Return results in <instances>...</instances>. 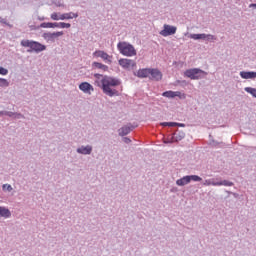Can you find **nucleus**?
Segmentation results:
<instances>
[{
    "label": "nucleus",
    "instance_id": "nucleus-1",
    "mask_svg": "<svg viewBox=\"0 0 256 256\" xmlns=\"http://www.w3.org/2000/svg\"><path fill=\"white\" fill-rule=\"evenodd\" d=\"M94 77L96 79H101V89L105 95H108V97H119V91L117 89H114L113 87H119L121 85V81L119 79L110 77V76H103L99 73L94 74Z\"/></svg>",
    "mask_w": 256,
    "mask_h": 256
},
{
    "label": "nucleus",
    "instance_id": "nucleus-2",
    "mask_svg": "<svg viewBox=\"0 0 256 256\" xmlns=\"http://www.w3.org/2000/svg\"><path fill=\"white\" fill-rule=\"evenodd\" d=\"M21 47H29L30 49L27 50V53H41L47 49V46L37 42L35 40H21L20 42Z\"/></svg>",
    "mask_w": 256,
    "mask_h": 256
},
{
    "label": "nucleus",
    "instance_id": "nucleus-3",
    "mask_svg": "<svg viewBox=\"0 0 256 256\" xmlns=\"http://www.w3.org/2000/svg\"><path fill=\"white\" fill-rule=\"evenodd\" d=\"M117 48L120 51V53L122 55H125L126 57H133V55H137L135 47H133V45L127 42H119L117 44Z\"/></svg>",
    "mask_w": 256,
    "mask_h": 256
},
{
    "label": "nucleus",
    "instance_id": "nucleus-4",
    "mask_svg": "<svg viewBox=\"0 0 256 256\" xmlns=\"http://www.w3.org/2000/svg\"><path fill=\"white\" fill-rule=\"evenodd\" d=\"M185 77H188V79L192 80H199L204 79V77L207 75V72L199 69V68H192L188 69L184 72Z\"/></svg>",
    "mask_w": 256,
    "mask_h": 256
},
{
    "label": "nucleus",
    "instance_id": "nucleus-5",
    "mask_svg": "<svg viewBox=\"0 0 256 256\" xmlns=\"http://www.w3.org/2000/svg\"><path fill=\"white\" fill-rule=\"evenodd\" d=\"M191 181L199 182V181H203V178H201L198 175H187L178 179L176 181V185H178V187H185V185H189Z\"/></svg>",
    "mask_w": 256,
    "mask_h": 256
},
{
    "label": "nucleus",
    "instance_id": "nucleus-6",
    "mask_svg": "<svg viewBox=\"0 0 256 256\" xmlns=\"http://www.w3.org/2000/svg\"><path fill=\"white\" fill-rule=\"evenodd\" d=\"M65 33L63 31L60 32H46L42 34V37L47 43H55L56 39H59V37H63Z\"/></svg>",
    "mask_w": 256,
    "mask_h": 256
},
{
    "label": "nucleus",
    "instance_id": "nucleus-7",
    "mask_svg": "<svg viewBox=\"0 0 256 256\" xmlns=\"http://www.w3.org/2000/svg\"><path fill=\"white\" fill-rule=\"evenodd\" d=\"M176 33L177 27L169 24H164L163 30L160 31V35H162V37H169L171 35H175Z\"/></svg>",
    "mask_w": 256,
    "mask_h": 256
},
{
    "label": "nucleus",
    "instance_id": "nucleus-8",
    "mask_svg": "<svg viewBox=\"0 0 256 256\" xmlns=\"http://www.w3.org/2000/svg\"><path fill=\"white\" fill-rule=\"evenodd\" d=\"M135 127L133 124L129 123L125 126H122L120 129H118V135L119 137H125L126 135H129V133H131V131H133V129H135Z\"/></svg>",
    "mask_w": 256,
    "mask_h": 256
},
{
    "label": "nucleus",
    "instance_id": "nucleus-9",
    "mask_svg": "<svg viewBox=\"0 0 256 256\" xmlns=\"http://www.w3.org/2000/svg\"><path fill=\"white\" fill-rule=\"evenodd\" d=\"M149 75L152 81H161V79H163V73H161L159 69L150 68Z\"/></svg>",
    "mask_w": 256,
    "mask_h": 256
},
{
    "label": "nucleus",
    "instance_id": "nucleus-10",
    "mask_svg": "<svg viewBox=\"0 0 256 256\" xmlns=\"http://www.w3.org/2000/svg\"><path fill=\"white\" fill-rule=\"evenodd\" d=\"M118 63L123 69H131V67H135L136 65L135 61L131 59H120Z\"/></svg>",
    "mask_w": 256,
    "mask_h": 256
},
{
    "label": "nucleus",
    "instance_id": "nucleus-11",
    "mask_svg": "<svg viewBox=\"0 0 256 256\" xmlns=\"http://www.w3.org/2000/svg\"><path fill=\"white\" fill-rule=\"evenodd\" d=\"M76 152L79 153V155H91V153H93V146H81L77 148Z\"/></svg>",
    "mask_w": 256,
    "mask_h": 256
},
{
    "label": "nucleus",
    "instance_id": "nucleus-12",
    "mask_svg": "<svg viewBox=\"0 0 256 256\" xmlns=\"http://www.w3.org/2000/svg\"><path fill=\"white\" fill-rule=\"evenodd\" d=\"M94 57H101L104 61H107L108 63H111V56L107 54V52L102 51V50H97L93 53Z\"/></svg>",
    "mask_w": 256,
    "mask_h": 256
},
{
    "label": "nucleus",
    "instance_id": "nucleus-13",
    "mask_svg": "<svg viewBox=\"0 0 256 256\" xmlns=\"http://www.w3.org/2000/svg\"><path fill=\"white\" fill-rule=\"evenodd\" d=\"M172 139L175 143H179V141H182V139H185V132L177 129L176 132L172 134Z\"/></svg>",
    "mask_w": 256,
    "mask_h": 256
},
{
    "label": "nucleus",
    "instance_id": "nucleus-14",
    "mask_svg": "<svg viewBox=\"0 0 256 256\" xmlns=\"http://www.w3.org/2000/svg\"><path fill=\"white\" fill-rule=\"evenodd\" d=\"M240 77L242 79H256V72L253 71H241Z\"/></svg>",
    "mask_w": 256,
    "mask_h": 256
},
{
    "label": "nucleus",
    "instance_id": "nucleus-15",
    "mask_svg": "<svg viewBox=\"0 0 256 256\" xmlns=\"http://www.w3.org/2000/svg\"><path fill=\"white\" fill-rule=\"evenodd\" d=\"M80 91H83V93H89V91H93V86L89 82H82L79 85Z\"/></svg>",
    "mask_w": 256,
    "mask_h": 256
},
{
    "label": "nucleus",
    "instance_id": "nucleus-16",
    "mask_svg": "<svg viewBox=\"0 0 256 256\" xmlns=\"http://www.w3.org/2000/svg\"><path fill=\"white\" fill-rule=\"evenodd\" d=\"M77 17H79L78 13H64L60 14V21H65V19H77Z\"/></svg>",
    "mask_w": 256,
    "mask_h": 256
},
{
    "label": "nucleus",
    "instance_id": "nucleus-17",
    "mask_svg": "<svg viewBox=\"0 0 256 256\" xmlns=\"http://www.w3.org/2000/svg\"><path fill=\"white\" fill-rule=\"evenodd\" d=\"M151 68H144L140 69L137 72V77H140L141 79H145L150 75Z\"/></svg>",
    "mask_w": 256,
    "mask_h": 256
},
{
    "label": "nucleus",
    "instance_id": "nucleus-18",
    "mask_svg": "<svg viewBox=\"0 0 256 256\" xmlns=\"http://www.w3.org/2000/svg\"><path fill=\"white\" fill-rule=\"evenodd\" d=\"M0 217L4 219H9L11 217V210L6 207L0 206Z\"/></svg>",
    "mask_w": 256,
    "mask_h": 256
},
{
    "label": "nucleus",
    "instance_id": "nucleus-19",
    "mask_svg": "<svg viewBox=\"0 0 256 256\" xmlns=\"http://www.w3.org/2000/svg\"><path fill=\"white\" fill-rule=\"evenodd\" d=\"M92 67H93V69H100L101 71H109V66L104 65L99 62L92 63Z\"/></svg>",
    "mask_w": 256,
    "mask_h": 256
},
{
    "label": "nucleus",
    "instance_id": "nucleus-20",
    "mask_svg": "<svg viewBox=\"0 0 256 256\" xmlns=\"http://www.w3.org/2000/svg\"><path fill=\"white\" fill-rule=\"evenodd\" d=\"M162 127H185L184 123H177V122H162Z\"/></svg>",
    "mask_w": 256,
    "mask_h": 256
},
{
    "label": "nucleus",
    "instance_id": "nucleus-21",
    "mask_svg": "<svg viewBox=\"0 0 256 256\" xmlns=\"http://www.w3.org/2000/svg\"><path fill=\"white\" fill-rule=\"evenodd\" d=\"M71 23H65V22H54V29L60 28V29H70Z\"/></svg>",
    "mask_w": 256,
    "mask_h": 256
},
{
    "label": "nucleus",
    "instance_id": "nucleus-22",
    "mask_svg": "<svg viewBox=\"0 0 256 256\" xmlns=\"http://www.w3.org/2000/svg\"><path fill=\"white\" fill-rule=\"evenodd\" d=\"M42 29H55V22H44L40 24Z\"/></svg>",
    "mask_w": 256,
    "mask_h": 256
},
{
    "label": "nucleus",
    "instance_id": "nucleus-23",
    "mask_svg": "<svg viewBox=\"0 0 256 256\" xmlns=\"http://www.w3.org/2000/svg\"><path fill=\"white\" fill-rule=\"evenodd\" d=\"M189 38L194 40L207 39V34H190Z\"/></svg>",
    "mask_w": 256,
    "mask_h": 256
},
{
    "label": "nucleus",
    "instance_id": "nucleus-24",
    "mask_svg": "<svg viewBox=\"0 0 256 256\" xmlns=\"http://www.w3.org/2000/svg\"><path fill=\"white\" fill-rule=\"evenodd\" d=\"M163 97H167L168 99H175V92L174 91H165L162 93Z\"/></svg>",
    "mask_w": 256,
    "mask_h": 256
},
{
    "label": "nucleus",
    "instance_id": "nucleus-25",
    "mask_svg": "<svg viewBox=\"0 0 256 256\" xmlns=\"http://www.w3.org/2000/svg\"><path fill=\"white\" fill-rule=\"evenodd\" d=\"M244 91H246V93H249L250 95H252V97L256 99V88L245 87Z\"/></svg>",
    "mask_w": 256,
    "mask_h": 256
},
{
    "label": "nucleus",
    "instance_id": "nucleus-26",
    "mask_svg": "<svg viewBox=\"0 0 256 256\" xmlns=\"http://www.w3.org/2000/svg\"><path fill=\"white\" fill-rule=\"evenodd\" d=\"M51 19L53 21H60L61 20V13L54 12L51 14Z\"/></svg>",
    "mask_w": 256,
    "mask_h": 256
},
{
    "label": "nucleus",
    "instance_id": "nucleus-27",
    "mask_svg": "<svg viewBox=\"0 0 256 256\" xmlns=\"http://www.w3.org/2000/svg\"><path fill=\"white\" fill-rule=\"evenodd\" d=\"M2 189L3 191H8V193H11V191H13V186H11V184H3Z\"/></svg>",
    "mask_w": 256,
    "mask_h": 256
},
{
    "label": "nucleus",
    "instance_id": "nucleus-28",
    "mask_svg": "<svg viewBox=\"0 0 256 256\" xmlns=\"http://www.w3.org/2000/svg\"><path fill=\"white\" fill-rule=\"evenodd\" d=\"M0 87H9V81L5 78H0Z\"/></svg>",
    "mask_w": 256,
    "mask_h": 256
},
{
    "label": "nucleus",
    "instance_id": "nucleus-29",
    "mask_svg": "<svg viewBox=\"0 0 256 256\" xmlns=\"http://www.w3.org/2000/svg\"><path fill=\"white\" fill-rule=\"evenodd\" d=\"M0 23H2L3 25H7L8 27H10V29L13 28V25L9 24L7 22V19H5V18H3L1 16H0Z\"/></svg>",
    "mask_w": 256,
    "mask_h": 256
},
{
    "label": "nucleus",
    "instance_id": "nucleus-30",
    "mask_svg": "<svg viewBox=\"0 0 256 256\" xmlns=\"http://www.w3.org/2000/svg\"><path fill=\"white\" fill-rule=\"evenodd\" d=\"M222 185H224L225 187H233L234 183L229 180H223Z\"/></svg>",
    "mask_w": 256,
    "mask_h": 256
},
{
    "label": "nucleus",
    "instance_id": "nucleus-31",
    "mask_svg": "<svg viewBox=\"0 0 256 256\" xmlns=\"http://www.w3.org/2000/svg\"><path fill=\"white\" fill-rule=\"evenodd\" d=\"M206 39L208 41H217V37H215L214 35H211V34H206Z\"/></svg>",
    "mask_w": 256,
    "mask_h": 256
},
{
    "label": "nucleus",
    "instance_id": "nucleus-32",
    "mask_svg": "<svg viewBox=\"0 0 256 256\" xmlns=\"http://www.w3.org/2000/svg\"><path fill=\"white\" fill-rule=\"evenodd\" d=\"M174 97H179L180 99H185V94H181L180 91L174 92Z\"/></svg>",
    "mask_w": 256,
    "mask_h": 256
},
{
    "label": "nucleus",
    "instance_id": "nucleus-33",
    "mask_svg": "<svg viewBox=\"0 0 256 256\" xmlns=\"http://www.w3.org/2000/svg\"><path fill=\"white\" fill-rule=\"evenodd\" d=\"M9 70L0 66V75H8Z\"/></svg>",
    "mask_w": 256,
    "mask_h": 256
},
{
    "label": "nucleus",
    "instance_id": "nucleus-34",
    "mask_svg": "<svg viewBox=\"0 0 256 256\" xmlns=\"http://www.w3.org/2000/svg\"><path fill=\"white\" fill-rule=\"evenodd\" d=\"M14 119H25V116L21 113H14Z\"/></svg>",
    "mask_w": 256,
    "mask_h": 256
},
{
    "label": "nucleus",
    "instance_id": "nucleus-35",
    "mask_svg": "<svg viewBox=\"0 0 256 256\" xmlns=\"http://www.w3.org/2000/svg\"><path fill=\"white\" fill-rule=\"evenodd\" d=\"M4 115H6L7 117H13V118H15V112L4 111Z\"/></svg>",
    "mask_w": 256,
    "mask_h": 256
},
{
    "label": "nucleus",
    "instance_id": "nucleus-36",
    "mask_svg": "<svg viewBox=\"0 0 256 256\" xmlns=\"http://www.w3.org/2000/svg\"><path fill=\"white\" fill-rule=\"evenodd\" d=\"M163 143H165L166 145L169 143H175V140L173 139V137L171 136L170 139L164 140Z\"/></svg>",
    "mask_w": 256,
    "mask_h": 256
},
{
    "label": "nucleus",
    "instance_id": "nucleus-37",
    "mask_svg": "<svg viewBox=\"0 0 256 256\" xmlns=\"http://www.w3.org/2000/svg\"><path fill=\"white\" fill-rule=\"evenodd\" d=\"M212 185L214 187H220L222 185V181H218V182L212 181Z\"/></svg>",
    "mask_w": 256,
    "mask_h": 256
},
{
    "label": "nucleus",
    "instance_id": "nucleus-38",
    "mask_svg": "<svg viewBox=\"0 0 256 256\" xmlns=\"http://www.w3.org/2000/svg\"><path fill=\"white\" fill-rule=\"evenodd\" d=\"M122 141H124L126 145H129V143H131V139L129 137H124Z\"/></svg>",
    "mask_w": 256,
    "mask_h": 256
},
{
    "label": "nucleus",
    "instance_id": "nucleus-39",
    "mask_svg": "<svg viewBox=\"0 0 256 256\" xmlns=\"http://www.w3.org/2000/svg\"><path fill=\"white\" fill-rule=\"evenodd\" d=\"M210 145H212V147H217V145H219V142H216L215 140H212Z\"/></svg>",
    "mask_w": 256,
    "mask_h": 256
},
{
    "label": "nucleus",
    "instance_id": "nucleus-40",
    "mask_svg": "<svg viewBox=\"0 0 256 256\" xmlns=\"http://www.w3.org/2000/svg\"><path fill=\"white\" fill-rule=\"evenodd\" d=\"M212 183H213V181H211V180H206L205 183H204V185H212Z\"/></svg>",
    "mask_w": 256,
    "mask_h": 256
},
{
    "label": "nucleus",
    "instance_id": "nucleus-41",
    "mask_svg": "<svg viewBox=\"0 0 256 256\" xmlns=\"http://www.w3.org/2000/svg\"><path fill=\"white\" fill-rule=\"evenodd\" d=\"M249 8H250V9H251V8L256 9V4H255V3L250 4V5H249Z\"/></svg>",
    "mask_w": 256,
    "mask_h": 256
},
{
    "label": "nucleus",
    "instance_id": "nucleus-42",
    "mask_svg": "<svg viewBox=\"0 0 256 256\" xmlns=\"http://www.w3.org/2000/svg\"><path fill=\"white\" fill-rule=\"evenodd\" d=\"M233 197H235V199H237L239 197L238 193L232 192Z\"/></svg>",
    "mask_w": 256,
    "mask_h": 256
},
{
    "label": "nucleus",
    "instance_id": "nucleus-43",
    "mask_svg": "<svg viewBox=\"0 0 256 256\" xmlns=\"http://www.w3.org/2000/svg\"><path fill=\"white\" fill-rule=\"evenodd\" d=\"M5 115V111H0V117Z\"/></svg>",
    "mask_w": 256,
    "mask_h": 256
},
{
    "label": "nucleus",
    "instance_id": "nucleus-44",
    "mask_svg": "<svg viewBox=\"0 0 256 256\" xmlns=\"http://www.w3.org/2000/svg\"><path fill=\"white\" fill-rule=\"evenodd\" d=\"M179 83H181V81H180V80H177V81L175 82V85H179Z\"/></svg>",
    "mask_w": 256,
    "mask_h": 256
},
{
    "label": "nucleus",
    "instance_id": "nucleus-45",
    "mask_svg": "<svg viewBox=\"0 0 256 256\" xmlns=\"http://www.w3.org/2000/svg\"><path fill=\"white\" fill-rule=\"evenodd\" d=\"M226 193H228V195H233V192L231 191H226Z\"/></svg>",
    "mask_w": 256,
    "mask_h": 256
},
{
    "label": "nucleus",
    "instance_id": "nucleus-46",
    "mask_svg": "<svg viewBox=\"0 0 256 256\" xmlns=\"http://www.w3.org/2000/svg\"><path fill=\"white\" fill-rule=\"evenodd\" d=\"M45 18H39L40 21H43Z\"/></svg>",
    "mask_w": 256,
    "mask_h": 256
}]
</instances>
